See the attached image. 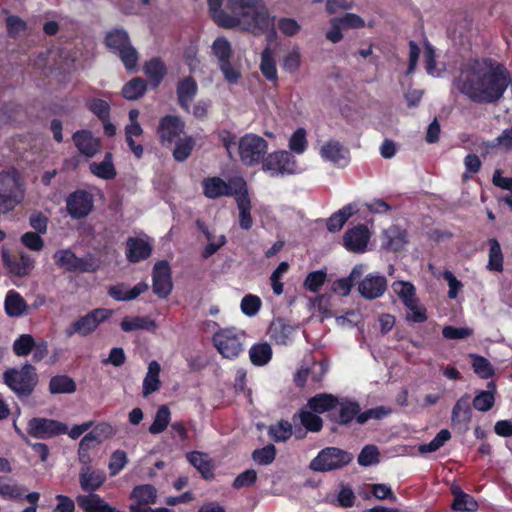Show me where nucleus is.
<instances>
[{
    "mask_svg": "<svg viewBox=\"0 0 512 512\" xmlns=\"http://www.w3.org/2000/svg\"><path fill=\"white\" fill-rule=\"evenodd\" d=\"M27 433L36 439H50L67 433V425L54 419L35 417L28 421Z\"/></svg>",
    "mask_w": 512,
    "mask_h": 512,
    "instance_id": "12",
    "label": "nucleus"
},
{
    "mask_svg": "<svg viewBox=\"0 0 512 512\" xmlns=\"http://www.w3.org/2000/svg\"><path fill=\"white\" fill-rule=\"evenodd\" d=\"M188 461L203 475L208 478L212 475L213 465L209 456L202 452L187 454Z\"/></svg>",
    "mask_w": 512,
    "mask_h": 512,
    "instance_id": "40",
    "label": "nucleus"
},
{
    "mask_svg": "<svg viewBox=\"0 0 512 512\" xmlns=\"http://www.w3.org/2000/svg\"><path fill=\"white\" fill-rule=\"evenodd\" d=\"M53 258L60 268L67 271H77L82 267L81 260L69 249L57 251Z\"/></svg>",
    "mask_w": 512,
    "mask_h": 512,
    "instance_id": "33",
    "label": "nucleus"
},
{
    "mask_svg": "<svg viewBox=\"0 0 512 512\" xmlns=\"http://www.w3.org/2000/svg\"><path fill=\"white\" fill-rule=\"evenodd\" d=\"M151 244L141 238H129L126 243V257L128 261L136 263L148 258L151 254Z\"/></svg>",
    "mask_w": 512,
    "mask_h": 512,
    "instance_id": "23",
    "label": "nucleus"
},
{
    "mask_svg": "<svg viewBox=\"0 0 512 512\" xmlns=\"http://www.w3.org/2000/svg\"><path fill=\"white\" fill-rule=\"evenodd\" d=\"M4 261L9 271L17 276L27 275L33 268V260L23 253L14 260L4 256Z\"/></svg>",
    "mask_w": 512,
    "mask_h": 512,
    "instance_id": "36",
    "label": "nucleus"
},
{
    "mask_svg": "<svg viewBox=\"0 0 512 512\" xmlns=\"http://www.w3.org/2000/svg\"><path fill=\"white\" fill-rule=\"evenodd\" d=\"M105 44L119 56L126 69L132 70L136 67L138 53L131 45L127 31L114 29L108 32L105 37Z\"/></svg>",
    "mask_w": 512,
    "mask_h": 512,
    "instance_id": "5",
    "label": "nucleus"
},
{
    "mask_svg": "<svg viewBox=\"0 0 512 512\" xmlns=\"http://www.w3.org/2000/svg\"><path fill=\"white\" fill-rule=\"evenodd\" d=\"M277 28L282 35L286 37H295L300 33L302 26L294 18L281 17L277 21Z\"/></svg>",
    "mask_w": 512,
    "mask_h": 512,
    "instance_id": "52",
    "label": "nucleus"
},
{
    "mask_svg": "<svg viewBox=\"0 0 512 512\" xmlns=\"http://www.w3.org/2000/svg\"><path fill=\"white\" fill-rule=\"evenodd\" d=\"M260 71L268 81L277 82L276 61L274 52L270 47H266L261 53Z\"/></svg>",
    "mask_w": 512,
    "mask_h": 512,
    "instance_id": "30",
    "label": "nucleus"
},
{
    "mask_svg": "<svg viewBox=\"0 0 512 512\" xmlns=\"http://www.w3.org/2000/svg\"><path fill=\"white\" fill-rule=\"evenodd\" d=\"M170 422V410L167 406L162 405L156 412L155 418L149 432L151 434H159L163 432Z\"/></svg>",
    "mask_w": 512,
    "mask_h": 512,
    "instance_id": "50",
    "label": "nucleus"
},
{
    "mask_svg": "<svg viewBox=\"0 0 512 512\" xmlns=\"http://www.w3.org/2000/svg\"><path fill=\"white\" fill-rule=\"evenodd\" d=\"M249 357L254 365L264 366L272 358V348L266 342L254 344L249 350Z\"/></svg>",
    "mask_w": 512,
    "mask_h": 512,
    "instance_id": "37",
    "label": "nucleus"
},
{
    "mask_svg": "<svg viewBox=\"0 0 512 512\" xmlns=\"http://www.w3.org/2000/svg\"><path fill=\"white\" fill-rule=\"evenodd\" d=\"M241 311L248 317L255 316L261 307V300L258 296L249 294L241 300Z\"/></svg>",
    "mask_w": 512,
    "mask_h": 512,
    "instance_id": "62",
    "label": "nucleus"
},
{
    "mask_svg": "<svg viewBox=\"0 0 512 512\" xmlns=\"http://www.w3.org/2000/svg\"><path fill=\"white\" fill-rule=\"evenodd\" d=\"M262 170L272 177L293 175L301 172L295 157L285 150L268 154L263 162Z\"/></svg>",
    "mask_w": 512,
    "mask_h": 512,
    "instance_id": "8",
    "label": "nucleus"
},
{
    "mask_svg": "<svg viewBox=\"0 0 512 512\" xmlns=\"http://www.w3.org/2000/svg\"><path fill=\"white\" fill-rule=\"evenodd\" d=\"M184 133V123L177 116L167 115L160 119L157 128L159 141L165 144H172Z\"/></svg>",
    "mask_w": 512,
    "mask_h": 512,
    "instance_id": "13",
    "label": "nucleus"
},
{
    "mask_svg": "<svg viewBox=\"0 0 512 512\" xmlns=\"http://www.w3.org/2000/svg\"><path fill=\"white\" fill-rule=\"evenodd\" d=\"M121 328L125 332H131L135 330H154L156 328L155 321L148 317H125L121 321Z\"/></svg>",
    "mask_w": 512,
    "mask_h": 512,
    "instance_id": "41",
    "label": "nucleus"
},
{
    "mask_svg": "<svg viewBox=\"0 0 512 512\" xmlns=\"http://www.w3.org/2000/svg\"><path fill=\"white\" fill-rule=\"evenodd\" d=\"M407 308V319L413 322H424L427 319L425 308L419 304L418 299H413L411 302L404 304Z\"/></svg>",
    "mask_w": 512,
    "mask_h": 512,
    "instance_id": "59",
    "label": "nucleus"
},
{
    "mask_svg": "<svg viewBox=\"0 0 512 512\" xmlns=\"http://www.w3.org/2000/svg\"><path fill=\"white\" fill-rule=\"evenodd\" d=\"M352 459L353 455L347 451L336 447H327L311 461L310 467L319 472L332 471L348 465Z\"/></svg>",
    "mask_w": 512,
    "mask_h": 512,
    "instance_id": "10",
    "label": "nucleus"
},
{
    "mask_svg": "<svg viewBox=\"0 0 512 512\" xmlns=\"http://www.w3.org/2000/svg\"><path fill=\"white\" fill-rule=\"evenodd\" d=\"M116 433L115 428L108 422H101L97 424L94 429L86 434L83 438L87 439L92 444L94 442L100 443L101 441L111 438Z\"/></svg>",
    "mask_w": 512,
    "mask_h": 512,
    "instance_id": "44",
    "label": "nucleus"
},
{
    "mask_svg": "<svg viewBox=\"0 0 512 512\" xmlns=\"http://www.w3.org/2000/svg\"><path fill=\"white\" fill-rule=\"evenodd\" d=\"M213 343L218 352L227 359L237 358L243 351L245 333L235 328H225L216 332Z\"/></svg>",
    "mask_w": 512,
    "mask_h": 512,
    "instance_id": "6",
    "label": "nucleus"
},
{
    "mask_svg": "<svg viewBox=\"0 0 512 512\" xmlns=\"http://www.w3.org/2000/svg\"><path fill=\"white\" fill-rule=\"evenodd\" d=\"M489 243L490 251L488 268L494 271H501L503 269V256L500 244L496 239H491Z\"/></svg>",
    "mask_w": 512,
    "mask_h": 512,
    "instance_id": "58",
    "label": "nucleus"
},
{
    "mask_svg": "<svg viewBox=\"0 0 512 512\" xmlns=\"http://www.w3.org/2000/svg\"><path fill=\"white\" fill-rule=\"evenodd\" d=\"M195 141L191 136H184L176 140V146L173 150V157L178 162L185 161L194 148Z\"/></svg>",
    "mask_w": 512,
    "mask_h": 512,
    "instance_id": "46",
    "label": "nucleus"
},
{
    "mask_svg": "<svg viewBox=\"0 0 512 512\" xmlns=\"http://www.w3.org/2000/svg\"><path fill=\"white\" fill-rule=\"evenodd\" d=\"M451 433L447 429H442L428 444H422L418 447L420 453L435 452L440 449L449 439Z\"/></svg>",
    "mask_w": 512,
    "mask_h": 512,
    "instance_id": "56",
    "label": "nucleus"
},
{
    "mask_svg": "<svg viewBox=\"0 0 512 512\" xmlns=\"http://www.w3.org/2000/svg\"><path fill=\"white\" fill-rule=\"evenodd\" d=\"M321 157L336 166L343 167L349 163V150L337 140H328L319 151Z\"/></svg>",
    "mask_w": 512,
    "mask_h": 512,
    "instance_id": "17",
    "label": "nucleus"
},
{
    "mask_svg": "<svg viewBox=\"0 0 512 512\" xmlns=\"http://www.w3.org/2000/svg\"><path fill=\"white\" fill-rule=\"evenodd\" d=\"M73 141L79 152L88 158L93 157L101 148L100 140L86 130L74 133Z\"/></svg>",
    "mask_w": 512,
    "mask_h": 512,
    "instance_id": "21",
    "label": "nucleus"
},
{
    "mask_svg": "<svg viewBox=\"0 0 512 512\" xmlns=\"http://www.w3.org/2000/svg\"><path fill=\"white\" fill-rule=\"evenodd\" d=\"M160 371L161 367L157 361H151L149 363L147 373L143 380V396L146 397L160 388Z\"/></svg>",
    "mask_w": 512,
    "mask_h": 512,
    "instance_id": "29",
    "label": "nucleus"
},
{
    "mask_svg": "<svg viewBox=\"0 0 512 512\" xmlns=\"http://www.w3.org/2000/svg\"><path fill=\"white\" fill-rule=\"evenodd\" d=\"M326 278L327 273L325 270L313 271L306 276L303 285L307 290L317 293L324 285Z\"/></svg>",
    "mask_w": 512,
    "mask_h": 512,
    "instance_id": "57",
    "label": "nucleus"
},
{
    "mask_svg": "<svg viewBox=\"0 0 512 512\" xmlns=\"http://www.w3.org/2000/svg\"><path fill=\"white\" fill-rule=\"evenodd\" d=\"M90 171L95 176L102 179H112L116 176V170L112 162V154L106 153L103 161L90 164Z\"/></svg>",
    "mask_w": 512,
    "mask_h": 512,
    "instance_id": "38",
    "label": "nucleus"
},
{
    "mask_svg": "<svg viewBox=\"0 0 512 512\" xmlns=\"http://www.w3.org/2000/svg\"><path fill=\"white\" fill-rule=\"evenodd\" d=\"M393 292L399 297L403 304L416 299V289L411 282L396 281L392 284Z\"/></svg>",
    "mask_w": 512,
    "mask_h": 512,
    "instance_id": "48",
    "label": "nucleus"
},
{
    "mask_svg": "<svg viewBox=\"0 0 512 512\" xmlns=\"http://www.w3.org/2000/svg\"><path fill=\"white\" fill-rule=\"evenodd\" d=\"M170 266L167 261H160L153 269V291L160 298H166L172 291Z\"/></svg>",
    "mask_w": 512,
    "mask_h": 512,
    "instance_id": "14",
    "label": "nucleus"
},
{
    "mask_svg": "<svg viewBox=\"0 0 512 512\" xmlns=\"http://www.w3.org/2000/svg\"><path fill=\"white\" fill-rule=\"evenodd\" d=\"M143 128L141 125H126L125 126V140L132 153L136 158L140 159L143 156V146L136 143V139L143 135Z\"/></svg>",
    "mask_w": 512,
    "mask_h": 512,
    "instance_id": "34",
    "label": "nucleus"
},
{
    "mask_svg": "<svg viewBox=\"0 0 512 512\" xmlns=\"http://www.w3.org/2000/svg\"><path fill=\"white\" fill-rule=\"evenodd\" d=\"M510 83L506 66L491 58L477 59L466 64L455 79V87L472 102H499Z\"/></svg>",
    "mask_w": 512,
    "mask_h": 512,
    "instance_id": "1",
    "label": "nucleus"
},
{
    "mask_svg": "<svg viewBox=\"0 0 512 512\" xmlns=\"http://www.w3.org/2000/svg\"><path fill=\"white\" fill-rule=\"evenodd\" d=\"M148 289V284L140 282L132 288L127 287L125 284H118L112 286L108 293L117 301H129L137 298L140 294Z\"/></svg>",
    "mask_w": 512,
    "mask_h": 512,
    "instance_id": "25",
    "label": "nucleus"
},
{
    "mask_svg": "<svg viewBox=\"0 0 512 512\" xmlns=\"http://www.w3.org/2000/svg\"><path fill=\"white\" fill-rule=\"evenodd\" d=\"M387 289V280L380 274H368L358 284L360 295L368 300L381 297Z\"/></svg>",
    "mask_w": 512,
    "mask_h": 512,
    "instance_id": "15",
    "label": "nucleus"
},
{
    "mask_svg": "<svg viewBox=\"0 0 512 512\" xmlns=\"http://www.w3.org/2000/svg\"><path fill=\"white\" fill-rule=\"evenodd\" d=\"M453 494L455 496L453 502V509L458 512H473L478 508V504L476 500L459 490V488L453 489Z\"/></svg>",
    "mask_w": 512,
    "mask_h": 512,
    "instance_id": "43",
    "label": "nucleus"
},
{
    "mask_svg": "<svg viewBox=\"0 0 512 512\" xmlns=\"http://www.w3.org/2000/svg\"><path fill=\"white\" fill-rule=\"evenodd\" d=\"M268 433L276 442L286 441L292 435V425L287 421H279L269 427Z\"/></svg>",
    "mask_w": 512,
    "mask_h": 512,
    "instance_id": "55",
    "label": "nucleus"
},
{
    "mask_svg": "<svg viewBox=\"0 0 512 512\" xmlns=\"http://www.w3.org/2000/svg\"><path fill=\"white\" fill-rule=\"evenodd\" d=\"M146 91V82L141 78H133L122 89L123 96L128 100L140 98Z\"/></svg>",
    "mask_w": 512,
    "mask_h": 512,
    "instance_id": "47",
    "label": "nucleus"
},
{
    "mask_svg": "<svg viewBox=\"0 0 512 512\" xmlns=\"http://www.w3.org/2000/svg\"><path fill=\"white\" fill-rule=\"evenodd\" d=\"M130 497L133 500L132 504L149 507L148 505L155 503L156 489L149 484L136 486Z\"/></svg>",
    "mask_w": 512,
    "mask_h": 512,
    "instance_id": "31",
    "label": "nucleus"
},
{
    "mask_svg": "<svg viewBox=\"0 0 512 512\" xmlns=\"http://www.w3.org/2000/svg\"><path fill=\"white\" fill-rule=\"evenodd\" d=\"M25 488L16 484H10L0 477V496L8 500H22Z\"/></svg>",
    "mask_w": 512,
    "mask_h": 512,
    "instance_id": "54",
    "label": "nucleus"
},
{
    "mask_svg": "<svg viewBox=\"0 0 512 512\" xmlns=\"http://www.w3.org/2000/svg\"><path fill=\"white\" fill-rule=\"evenodd\" d=\"M496 386L494 382L488 383V390L477 392L473 399V406L476 410L486 412L490 410L495 402Z\"/></svg>",
    "mask_w": 512,
    "mask_h": 512,
    "instance_id": "32",
    "label": "nucleus"
},
{
    "mask_svg": "<svg viewBox=\"0 0 512 512\" xmlns=\"http://www.w3.org/2000/svg\"><path fill=\"white\" fill-rule=\"evenodd\" d=\"M24 197V184L14 170L0 172V214L12 211Z\"/></svg>",
    "mask_w": 512,
    "mask_h": 512,
    "instance_id": "4",
    "label": "nucleus"
},
{
    "mask_svg": "<svg viewBox=\"0 0 512 512\" xmlns=\"http://www.w3.org/2000/svg\"><path fill=\"white\" fill-rule=\"evenodd\" d=\"M237 147L239 160L244 166L253 167L263 164L268 151V142L259 135L248 133L242 136L237 143L231 139H224V147L229 156H232V149Z\"/></svg>",
    "mask_w": 512,
    "mask_h": 512,
    "instance_id": "3",
    "label": "nucleus"
},
{
    "mask_svg": "<svg viewBox=\"0 0 512 512\" xmlns=\"http://www.w3.org/2000/svg\"><path fill=\"white\" fill-rule=\"evenodd\" d=\"M407 244V233L404 229L394 225L383 233L382 246L391 251H399Z\"/></svg>",
    "mask_w": 512,
    "mask_h": 512,
    "instance_id": "24",
    "label": "nucleus"
},
{
    "mask_svg": "<svg viewBox=\"0 0 512 512\" xmlns=\"http://www.w3.org/2000/svg\"><path fill=\"white\" fill-rule=\"evenodd\" d=\"M227 15L223 20L225 28L241 27L258 34L265 32L272 24L269 9L263 0H227Z\"/></svg>",
    "mask_w": 512,
    "mask_h": 512,
    "instance_id": "2",
    "label": "nucleus"
},
{
    "mask_svg": "<svg viewBox=\"0 0 512 512\" xmlns=\"http://www.w3.org/2000/svg\"><path fill=\"white\" fill-rule=\"evenodd\" d=\"M144 72L151 81L158 85L166 73V68L159 59H152L145 64Z\"/></svg>",
    "mask_w": 512,
    "mask_h": 512,
    "instance_id": "51",
    "label": "nucleus"
},
{
    "mask_svg": "<svg viewBox=\"0 0 512 512\" xmlns=\"http://www.w3.org/2000/svg\"><path fill=\"white\" fill-rule=\"evenodd\" d=\"M235 201L239 210V224L242 229L248 230L253 225V220L250 214L251 201L248 195L247 186L235 197Z\"/></svg>",
    "mask_w": 512,
    "mask_h": 512,
    "instance_id": "26",
    "label": "nucleus"
},
{
    "mask_svg": "<svg viewBox=\"0 0 512 512\" xmlns=\"http://www.w3.org/2000/svg\"><path fill=\"white\" fill-rule=\"evenodd\" d=\"M197 93V84L195 80L190 77H187L180 81L177 94L180 105L185 109H188L190 102L193 100Z\"/></svg>",
    "mask_w": 512,
    "mask_h": 512,
    "instance_id": "35",
    "label": "nucleus"
},
{
    "mask_svg": "<svg viewBox=\"0 0 512 512\" xmlns=\"http://www.w3.org/2000/svg\"><path fill=\"white\" fill-rule=\"evenodd\" d=\"M370 231L364 225H358L345 232L343 241L347 250L354 253H363L370 239Z\"/></svg>",
    "mask_w": 512,
    "mask_h": 512,
    "instance_id": "18",
    "label": "nucleus"
},
{
    "mask_svg": "<svg viewBox=\"0 0 512 512\" xmlns=\"http://www.w3.org/2000/svg\"><path fill=\"white\" fill-rule=\"evenodd\" d=\"M337 405L338 400L330 394H319L308 402V407L315 413H324L334 409Z\"/></svg>",
    "mask_w": 512,
    "mask_h": 512,
    "instance_id": "42",
    "label": "nucleus"
},
{
    "mask_svg": "<svg viewBox=\"0 0 512 512\" xmlns=\"http://www.w3.org/2000/svg\"><path fill=\"white\" fill-rule=\"evenodd\" d=\"M470 395H463L452 409L451 421L455 426L463 427L464 430L468 429V425L471 422L472 410L470 406Z\"/></svg>",
    "mask_w": 512,
    "mask_h": 512,
    "instance_id": "22",
    "label": "nucleus"
},
{
    "mask_svg": "<svg viewBox=\"0 0 512 512\" xmlns=\"http://www.w3.org/2000/svg\"><path fill=\"white\" fill-rule=\"evenodd\" d=\"M4 309L8 316L20 317L27 312L28 305L17 291L9 290L5 297Z\"/></svg>",
    "mask_w": 512,
    "mask_h": 512,
    "instance_id": "28",
    "label": "nucleus"
},
{
    "mask_svg": "<svg viewBox=\"0 0 512 512\" xmlns=\"http://www.w3.org/2000/svg\"><path fill=\"white\" fill-rule=\"evenodd\" d=\"M112 315V310L106 308H96L85 315L77 318L65 330L68 337L79 335L87 337L97 330L99 325L108 320Z\"/></svg>",
    "mask_w": 512,
    "mask_h": 512,
    "instance_id": "7",
    "label": "nucleus"
},
{
    "mask_svg": "<svg viewBox=\"0 0 512 512\" xmlns=\"http://www.w3.org/2000/svg\"><path fill=\"white\" fill-rule=\"evenodd\" d=\"M247 186L243 178H234L229 182L220 177H207L202 181L203 194L209 199L224 196H236Z\"/></svg>",
    "mask_w": 512,
    "mask_h": 512,
    "instance_id": "11",
    "label": "nucleus"
},
{
    "mask_svg": "<svg viewBox=\"0 0 512 512\" xmlns=\"http://www.w3.org/2000/svg\"><path fill=\"white\" fill-rule=\"evenodd\" d=\"M88 109L96 115L101 121L109 119L110 106L102 99H90L87 101Z\"/></svg>",
    "mask_w": 512,
    "mask_h": 512,
    "instance_id": "61",
    "label": "nucleus"
},
{
    "mask_svg": "<svg viewBox=\"0 0 512 512\" xmlns=\"http://www.w3.org/2000/svg\"><path fill=\"white\" fill-rule=\"evenodd\" d=\"M379 462V451L374 445L365 446L359 456L358 463L361 466L367 467L373 464H377Z\"/></svg>",
    "mask_w": 512,
    "mask_h": 512,
    "instance_id": "63",
    "label": "nucleus"
},
{
    "mask_svg": "<svg viewBox=\"0 0 512 512\" xmlns=\"http://www.w3.org/2000/svg\"><path fill=\"white\" fill-rule=\"evenodd\" d=\"M212 52L218 59L219 64L230 61L232 48L230 42L224 37H218L212 44Z\"/></svg>",
    "mask_w": 512,
    "mask_h": 512,
    "instance_id": "49",
    "label": "nucleus"
},
{
    "mask_svg": "<svg viewBox=\"0 0 512 512\" xmlns=\"http://www.w3.org/2000/svg\"><path fill=\"white\" fill-rule=\"evenodd\" d=\"M302 65V54L298 46H294L281 59L282 69L289 73H297Z\"/></svg>",
    "mask_w": 512,
    "mask_h": 512,
    "instance_id": "39",
    "label": "nucleus"
},
{
    "mask_svg": "<svg viewBox=\"0 0 512 512\" xmlns=\"http://www.w3.org/2000/svg\"><path fill=\"white\" fill-rule=\"evenodd\" d=\"M198 226L201 229V231L205 234L208 241V244L203 251V256L205 258H208L215 252H217V250L220 249L226 243V238L224 235H219L218 237H216L207 229V227H205L200 222H198Z\"/></svg>",
    "mask_w": 512,
    "mask_h": 512,
    "instance_id": "45",
    "label": "nucleus"
},
{
    "mask_svg": "<svg viewBox=\"0 0 512 512\" xmlns=\"http://www.w3.org/2000/svg\"><path fill=\"white\" fill-rule=\"evenodd\" d=\"M51 393H72L76 390L75 382L67 376L53 377L50 381Z\"/></svg>",
    "mask_w": 512,
    "mask_h": 512,
    "instance_id": "53",
    "label": "nucleus"
},
{
    "mask_svg": "<svg viewBox=\"0 0 512 512\" xmlns=\"http://www.w3.org/2000/svg\"><path fill=\"white\" fill-rule=\"evenodd\" d=\"M106 480L105 472L94 466L80 468L79 483L82 490L86 492L96 491Z\"/></svg>",
    "mask_w": 512,
    "mask_h": 512,
    "instance_id": "20",
    "label": "nucleus"
},
{
    "mask_svg": "<svg viewBox=\"0 0 512 512\" xmlns=\"http://www.w3.org/2000/svg\"><path fill=\"white\" fill-rule=\"evenodd\" d=\"M297 326L286 322L282 318L271 322L268 333L272 341L278 345H288L292 343L297 332Z\"/></svg>",
    "mask_w": 512,
    "mask_h": 512,
    "instance_id": "19",
    "label": "nucleus"
},
{
    "mask_svg": "<svg viewBox=\"0 0 512 512\" xmlns=\"http://www.w3.org/2000/svg\"><path fill=\"white\" fill-rule=\"evenodd\" d=\"M4 381L18 395H29L37 383L35 368L25 364L20 369L7 370L4 373Z\"/></svg>",
    "mask_w": 512,
    "mask_h": 512,
    "instance_id": "9",
    "label": "nucleus"
},
{
    "mask_svg": "<svg viewBox=\"0 0 512 512\" xmlns=\"http://www.w3.org/2000/svg\"><path fill=\"white\" fill-rule=\"evenodd\" d=\"M289 148L297 154H302L307 148L306 131L297 129L289 139Z\"/></svg>",
    "mask_w": 512,
    "mask_h": 512,
    "instance_id": "64",
    "label": "nucleus"
},
{
    "mask_svg": "<svg viewBox=\"0 0 512 512\" xmlns=\"http://www.w3.org/2000/svg\"><path fill=\"white\" fill-rule=\"evenodd\" d=\"M34 346L33 337L29 334H22L14 341L13 350L18 356H27Z\"/></svg>",
    "mask_w": 512,
    "mask_h": 512,
    "instance_id": "60",
    "label": "nucleus"
},
{
    "mask_svg": "<svg viewBox=\"0 0 512 512\" xmlns=\"http://www.w3.org/2000/svg\"><path fill=\"white\" fill-rule=\"evenodd\" d=\"M67 210L72 218L86 217L93 208V198L86 191H76L67 199Z\"/></svg>",
    "mask_w": 512,
    "mask_h": 512,
    "instance_id": "16",
    "label": "nucleus"
},
{
    "mask_svg": "<svg viewBox=\"0 0 512 512\" xmlns=\"http://www.w3.org/2000/svg\"><path fill=\"white\" fill-rule=\"evenodd\" d=\"M77 502L85 512H113V507L94 493L78 496Z\"/></svg>",
    "mask_w": 512,
    "mask_h": 512,
    "instance_id": "27",
    "label": "nucleus"
}]
</instances>
